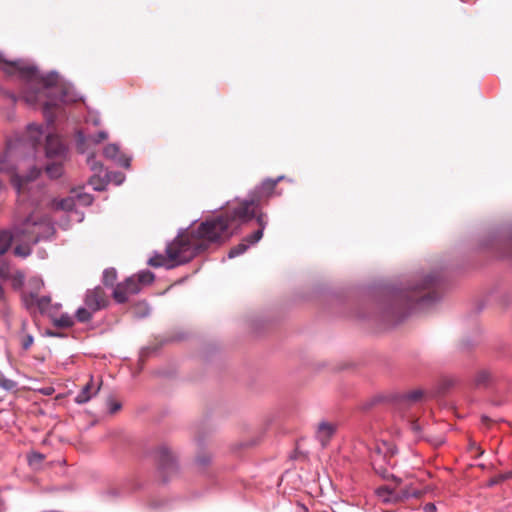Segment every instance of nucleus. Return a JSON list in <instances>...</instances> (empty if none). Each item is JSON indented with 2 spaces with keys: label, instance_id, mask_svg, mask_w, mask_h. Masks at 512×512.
<instances>
[{
  "label": "nucleus",
  "instance_id": "nucleus-34",
  "mask_svg": "<svg viewBox=\"0 0 512 512\" xmlns=\"http://www.w3.org/2000/svg\"><path fill=\"white\" fill-rule=\"evenodd\" d=\"M423 396L422 390H413L402 396V400L408 403H415L419 401Z\"/></svg>",
  "mask_w": 512,
  "mask_h": 512
},
{
  "label": "nucleus",
  "instance_id": "nucleus-26",
  "mask_svg": "<svg viewBox=\"0 0 512 512\" xmlns=\"http://www.w3.org/2000/svg\"><path fill=\"white\" fill-rule=\"evenodd\" d=\"M19 244H17L14 248V254L16 256H19V257H22V258H26L28 257L31 253H32V246L34 244L32 243H23V242H18Z\"/></svg>",
  "mask_w": 512,
  "mask_h": 512
},
{
  "label": "nucleus",
  "instance_id": "nucleus-9",
  "mask_svg": "<svg viewBox=\"0 0 512 512\" xmlns=\"http://www.w3.org/2000/svg\"><path fill=\"white\" fill-rule=\"evenodd\" d=\"M45 151L48 158H64L66 147L57 135L48 134L46 136Z\"/></svg>",
  "mask_w": 512,
  "mask_h": 512
},
{
  "label": "nucleus",
  "instance_id": "nucleus-16",
  "mask_svg": "<svg viewBox=\"0 0 512 512\" xmlns=\"http://www.w3.org/2000/svg\"><path fill=\"white\" fill-rule=\"evenodd\" d=\"M335 430L336 427L332 423L325 421L319 423L316 436L323 447L328 444L329 440L335 433Z\"/></svg>",
  "mask_w": 512,
  "mask_h": 512
},
{
  "label": "nucleus",
  "instance_id": "nucleus-28",
  "mask_svg": "<svg viewBox=\"0 0 512 512\" xmlns=\"http://www.w3.org/2000/svg\"><path fill=\"white\" fill-rule=\"evenodd\" d=\"M26 326H27L26 321H22V334H21L20 341H21V346L24 350H28L34 342L33 336L31 334L25 332Z\"/></svg>",
  "mask_w": 512,
  "mask_h": 512
},
{
  "label": "nucleus",
  "instance_id": "nucleus-24",
  "mask_svg": "<svg viewBox=\"0 0 512 512\" xmlns=\"http://www.w3.org/2000/svg\"><path fill=\"white\" fill-rule=\"evenodd\" d=\"M45 170L50 178L57 179L63 173V166L61 162H52L46 166Z\"/></svg>",
  "mask_w": 512,
  "mask_h": 512
},
{
  "label": "nucleus",
  "instance_id": "nucleus-29",
  "mask_svg": "<svg viewBox=\"0 0 512 512\" xmlns=\"http://www.w3.org/2000/svg\"><path fill=\"white\" fill-rule=\"evenodd\" d=\"M17 382L7 378L1 371H0V388H2L5 391L8 392H14L17 390Z\"/></svg>",
  "mask_w": 512,
  "mask_h": 512
},
{
  "label": "nucleus",
  "instance_id": "nucleus-2",
  "mask_svg": "<svg viewBox=\"0 0 512 512\" xmlns=\"http://www.w3.org/2000/svg\"><path fill=\"white\" fill-rule=\"evenodd\" d=\"M205 249L206 245L197 240L193 231L178 235L166 247V255L171 262L168 269L189 262Z\"/></svg>",
  "mask_w": 512,
  "mask_h": 512
},
{
  "label": "nucleus",
  "instance_id": "nucleus-31",
  "mask_svg": "<svg viewBox=\"0 0 512 512\" xmlns=\"http://www.w3.org/2000/svg\"><path fill=\"white\" fill-rule=\"evenodd\" d=\"M136 280L139 281V285H148L154 281V274L149 270H142L137 275H134Z\"/></svg>",
  "mask_w": 512,
  "mask_h": 512
},
{
  "label": "nucleus",
  "instance_id": "nucleus-25",
  "mask_svg": "<svg viewBox=\"0 0 512 512\" xmlns=\"http://www.w3.org/2000/svg\"><path fill=\"white\" fill-rule=\"evenodd\" d=\"M123 286L125 289L130 293L131 295H135L141 291V286L139 285V281L136 280L135 276H131L127 278L123 283Z\"/></svg>",
  "mask_w": 512,
  "mask_h": 512
},
{
  "label": "nucleus",
  "instance_id": "nucleus-48",
  "mask_svg": "<svg viewBox=\"0 0 512 512\" xmlns=\"http://www.w3.org/2000/svg\"><path fill=\"white\" fill-rule=\"evenodd\" d=\"M300 508H301L302 512H309L308 508L304 505H301Z\"/></svg>",
  "mask_w": 512,
  "mask_h": 512
},
{
  "label": "nucleus",
  "instance_id": "nucleus-18",
  "mask_svg": "<svg viewBox=\"0 0 512 512\" xmlns=\"http://www.w3.org/2000/svg\"><path fill=\"white\" fill-rule=\"evenodd\" d=\"M256 220L259 225V229L256 230L253 234L247 236V241H249L250 244H256L263 236V231L267 225V219L266 215L263 213H256Z\"/></svg>",
  "mask_w": 512,
  "mask_h": 512
},
{
  "label": "nucleus",
  "instance_id": "nucleus-12",
  "mask_svg": "<svg viewBox=\"0 0 512 512\" xmlns=\"http://www.w3.org/2000/svg\"><path fill=\"white\" fill-rule=\"evenodd\" d=\"M103 154L107 159L113 160L124 168L130 167L131 158L123 154L116 144L107 145L103 150Z\"/></svg>",
  "mask_w": 512,
  "mask_h": 512
},
{
  "label": "nucleus",
  "instance_id": "nucleus-36",
  "mask_svg": "<svg viewBox=\"0 0 512 512\" xmlns=\"http://www.w3.org/2000/svg\"><path fill=\"white\" fill-rule=\"evenodd\" d=\"M373 467L375 471L380 474L384 479H389L390 477H394L391 473L388 472L387 469L382 468V466L378 463L376 459L373 460Z\"/></svg>",
  "mask_w": 512,
  "mask_h": 512
},
{
  "label": "nucleus",
  "instance_id": "nucleus-19",
  "mask_svg": "<svg viewBox=\"0 0 512 512\" xmlns=\"http://www.w3.org/2000/svg\"><path fill=\"white\" fill-rule=\"evenodd\" d=\"M282 179H283V177L280 176L277 179H270L269 178V179L264 180L261 183V185L257 188L256 192H257L258 196L260 198L261 197H269L273 193V191H274L276 185L278 184V182L280 180H282Z\"/></svg>",
  "mask_w": 512,
  "mask_h": 512
},
{
  "label": "nucleus",
  "instance_id": "nucleus-46",
  "mask_svg": "<svg viewBox=\"0 0 512 512\" xmlns=\"http://www.w3.org/2000/svg\"><path fill=\"white\" fill-rule=\"evenodd\" d=\"M411 429L416 433V435H419L421 432V427L416 421L411 423Z\"/></svg>",
  "mask_w": 512,
  "mask_h": 512
},
{
  "label": "nucleus",
  "instance_id": "nucleus-14",
  "mask_svg": "<svg viewBox=\"0 0 512 512\" xmlns=\"http://www.w3.org/2000/svg\"><path fill=\"white\" fill-rule=\"evenodd\" d=\"M32 299L41 313L48 314L51 317H54V314L58 311V309L61 306L60 304L52 305L51 298L49 296L38 297L32 295Z\"/></svg>",
  "mask_w": 512,
  "mask_h": 512
},
{
  "label": "nucleus",
  "instance_id": "nucleus-4",
  "mask_svg": "<svg viewBox=\"0 0 512 512\" xmlns=\"http://www.w3.org/2000/svg\"><path fill=\"white\" fill-rule=\"evenodd\" d=\"M439 281L436 274H416L413 284L404 290V296L417 305H425L437 300V294L430 289L434 288Z\"/></svg>",
  "mask_w": 512,
  "mask_h": 512
},
{
  "label": "nucleus",
  "instance_id": "nucleus-11",
  "mask_svg": "<svg viewBox=\"0 0 512 512\" xmlns=\"http://www.w3.org/2000/svg\"><path fill=\"white\" fill-rule=\"evenodd\" d=\"M101 388V382H95L94 378L90 376L89 381L82 387L80 392L75 397L77 404H85L89 402L94 396L98 394Z\"/></svg>",
  "mask_w": 512,
  "mask_h": 512
},
{
  "label": "nucleus",
  "instance_id": "nucleus-37",
  "mask_svg": "<svg viewBox=\"0 0 512 512\" xmlns=\"http://www.w3.org/2000/svg\"><path fill=\"white\" fill-rule=\"evenodd\" d=\"M87 162L90 165L92 170H94V171H101L102 170V164L98 163L95 160L94 155L88 156Z\"/></svg>",
  "mask_w": 512,
  "mask_h": 512
},
{
  "label": "nucleus",
  "instance_id": "nucleus-35",
  "mask_svg": "<svg viewBox=\"0 0 512 512\" xmlns=\"http://www.w3.org/2000/svg\"><path fill=\"white\" fill-rule=\"evenodd\" d=\"M75 206V201L73 198L71 197H68V198H65V199H62L60 200L58 203H57V207L59 209H62V210H66V211H72L73 208Z\"/></svg>",
  "mask_w": 512,
  "mask_h": 512
},
{
  "label": "nucleus",
  "instance_id": "nucleus-39",
  "mask_svg": "<svg viewBox=\"0 0 512 512\" xmlns=\"http://www.w3.org/2000/svg\"><path fill=\"white\" fill-rule=\"evenodd\" d=\"M161 453L163 454V457H164V463L163 465H173V457L172 455L169 453V451L165 448H163L161 450Z\"/></svg>",
  "mask_w": 512,
  "mask_h": 512
},
{
  "label": "nucleus",
  "instance_id": "nucleus-8",
  "mask_svg": "<svg viewBox=\"0 0 512 512\" xmlns=\"http://www.w3.org/2000/svg\"><path fill=\"white\" fill-rule=\"evenodd\" d=\"M84 304L91 311L95 312L105 308L108 304V299L104 289L97 286L93 289L87 290L85 293Z\"/></svg>",
  "mask_w": 512,
  "mask_h": 512
},
{
  "label": "nucleus",
  "instance_id": "nucleus-23",
  "mask_svg": "<svg viewBox=\"0 0 512 512\" xmlns=\"http://www.w3.org/2000/svg\"><path fill=\"white\" fill-rule=\"evenodd\" d=\"M130 295L122 283L118 284L113 290V298L117 303H125Z\"/></svg>",
  "mask_w": 512,
  "mask_h": 512
},
{
  "label": "nucleus",
  "instance_id": "nucleus-44",
  "mask_svg": "<svg viewBox=\"0 0 512 512\" xmlns=\"http://www.w3.org/2000/svg\"><path fill=\"white\" fill-rule=\"evenodd\" d=\"M423 512H437V508L434 503H427L423 506Z\"/></svg>",
  "mask_w": 512,
  "mask_h": 512
},
{
  "label": "nucleus",
  "instance_id": "nucleus-33",
  "mask_svg": "<svg viewBox=\"0 0 512 512\" xmlns=\"http://www.w3.org/2000/svg\"><path fill=\"white\" fill-rule=\"evenodd\" d=\"M490 378H491L490 372H488L486 370H481L475 376V379H474L475 385L476 386H485L489 383Z\"/></svg>",
  "mask_w": 512,
  "mask_h": 512
},
{
  "label": "nucleus",
  "instance_id": "nucleus-22",
  "mask_svg": "<svg viewBox=\"0 0 512 512\" xmlns=\"http://www.w3.org/2000/svg\"><path fill=\"white\" fill-rule=\"evenodd\" d=\"M53 322L57 327L69 328L74 325V317L68 313H63L58 317H54Z\"/></svg>",
  "mask_w": 512,
  "mask_h": 512
},
{
  "label": "nucleus",
  "instance_id": "nucleus-10",
  "mask_svg": "<svg viewBox=\"0 0 512 512\" xmlns=\"http://www.w3.org/2000/svg\"><path fill=\"white\" fill-rule=\"evenodd\" d=\"M34 229L35 236L39 235V241L50 239L54 233L55 229L51 221L46 217H38L36 216V220L34 224H31Z\"/></svg>",
  "mask_w": 512,
  "mask_h": 512
},
{
  "label": "nucleus",
  "instance_id": "nucleus-7",
  "mask_svg": "<svg viewBox=\"0 0 512 512\" xmlns=\"http://www.w3.org/2000/svg\"><path fill=\"white\" fill-rule=\"evenodd\" d=\"M36 216L30 214L26 218L18 219L15 218L12 229L14 231V237L16 242L32 243L37 244L39 242V235L35 236L34 229L31 224H34Z\"/></svg>",
  "mask_w": 512,
  "mask_h": 512
},
{
  "label": "nucleus",
  "instance_id": "nucleus-27",
  "mask_svg": "<svg viewBox=\"0 0 512 512\" xmlns=\"http://www.w3.org/2000/svg\"><path fill=\"white\" fill-rule=\"evenodd\" d=\"M94 313L95 311H91L87 306L79 307L76 310L75 317L79 322L85 323L92 319Z\"/></svg>",
  "mask_w": 512,
  "mask_h": 512
},
{
  "label": "nucleus",
  "instance_id": "nucleus-6",
  "mask_svg": "<svg viewBox=\"0 0 512 512\" xmlns=\"http://www.w3.org/2000/svg\"><path fill=\"white\" fill-rule=\"evenodd\" d=\"M259 208L258 201L251 200H243L239 202L235 207L232 208L231 211H226L224 213L226 219H229L231 223V227L233 231L243 223H246L253 219L256 216L257 210Z\"/></svg>",
  "mask_w": 512,
  "mask_h": 512
},
{
  "label": "nucleus",
  "instance_id": "nucleus-21",
  "mask_svg": "<svg viewBox=\"0 0 512 512\" xmlns=\"http://www.w3.org/2000/svg\"><path fill=\"white\" fill-rule=\"evenodd\" d=\"M252 244L247 241V237L242 240L238 245L231 248L228 252V258L232 259L242 255Z\"/></svg>",
  "mask_w": 512,
  "mask_h": 512
},
{
  "label": "nucleus",
  "instance_id": "nucleus-1",
  "mask_svg": "<svg viewBox=\"0 0 512 512\" xmlns=\"http://www.w3.org/2000/svg\"><path fill=\"white\" fill-rule=\"evenodd\" d=\"M1 70L10 76H18L26 82L22 98L29 105H35L43 95L49 99L44 103L43 112L47 115L51 107L58 102H67L70 99L66 92L58 87V74L55 72L41 75L36 66L22 60L7 62L0 59Z\"/></svg>",
  "mask_w": 512,
  "mask_h": 512
},
{
  "label": "nucleus",
  "instance_id": "nucleus-17",
  "mask_svg": "<svg viewBox=\"0 0 512 512\" xmlns=\"http://www.w3.org/2000/svg\"><path fill=\"white\" fill-rule=\"evenodd\" d=\"M376 495L381 501L385 503L396 502L402 498L401 491L397 489H391L388 486H381L377 488Z\"/></svg>",
  "mask_w": 512,
  "mask_h": 512
},
{
  "label": "nucleus",
  "instance_id": "nucleus-32",
  "mask_svg": "<svg viewBox=\"0 0 512 512\" xmlns=\"http://www.w3.org/2000/svg\"><path fill=\"white\" fill-rule=\"evenodd\" d=\"M117 278V272L114 268L105 269L102 276V281L107 286H112Z\"/></svg>",
  "mask_w": 512,
  "mask_h": 512
},
{
  "label": "nucleus",
  "instance_id": "nucleus-47",
  "mask_svg": "<svg viewBox=\"0 0 512 512\" xmlns=\"http://www.w3.org/2000/svg\"><path fill=\"white\" fill-rule=\"evenodd\" d=\"M53 389L52 388H46V389H43L42 392L45 394V395H50L52 393Z\"/></svg>",
  "mask_w": 512,
  "mask_h": 512
},
{
  "label": "nucleus",
  "instance_id": "nucleus-13",
  "mask_svg": "<svg viewBox=\"0 0 512 512\" xmlns=\"http://www.w3.org/2000/svg\"><path fill=\"white\" fill-rule=\"evenodd\" d=\"M43 135V126L40 124L31 123L27 126L24 142L28 144L32 149H35L41 143Z\"/></svg>",
  "mask_w": 512,
  "mask_h": 512
},
{
  "label": "nucleus",
  "instance_id": "nucleus-20",
  "mask_svg": "<svg viewBox=\"0 0 512 512\" xmlns=\"http://www.w3.org/2000/svg\"><path fill=\"white\" fill-rule=\"evenodd\" d=\"M13 240L15 241L13 229L2 230L0 232V256L4 255L10 249Z\"/></svg>",
  "mask_w": 512,
  "mask_h": 512
},
{
  "label": "nucleus",
  "instance_id": "nucleus-42",
  "mask_svg": "<svg viewBox=\"0 0 512 512\" xmlns=\"http://www.w3.org/2000/svg\"><path fill=\"white\" fill-rule=\"evenodd\" d=\"M78 199L82 204L90 205L92 203V197L90 195H78Z\"/></svg>",
  "mask_w": 512,
  "mask_h": 512
},
{
  "label": "nucleus",
  "instance_id": "nucleus-30",
  "mask_svg": "<svg viewBox=\"0 0 512 512\" xmlns=\"http://www.w3.org/2000/svg\"><path fill=\"white\" fill-rule=\"evenodd\" d=\"M149 265L152 267H166L168 268V265H170V261H168V256H164L162 254H156L153 257H151L148 261Z\"/></svg>",
  "mask_w": 512,
  "mask_h": 512
},
{
  "label": "nucleus",
  "instance_id": "nucleus-5",
  "mask_svg": "<svg viewBox=\"0 0 512 512\" xmlns=\"http://www.w3.org/2000/svg\"><path fill=\"white\" fill-rule=\"evenodd\" d=\"M12 149L13 145L10 142L8 150L0 153V173L11 174V183L16 192L20 195L26 191L29 183L39 176L40 170L36 167H33L27 176H20L14 173L15 166L10 159ZM2 187L3 182L0 179V189H2Z\"/></svg>",
  "mask_w": 512,
  "mask_h": 512
},
{
  "label": "nucleus",
  "instance_id": "nucleus-43",
  "mask_svg": "<svg viewBox=\"0 0 512 512\" xmlns=\"http://www.w3.org/2000/svg\"><path fill=\"white\" fill-rule=\"evenodd\" d=\"M211 461V457L209 455H204V456H198L197 457V462L202 465V466H205L207 465L208 463H210Z\"/></svg>",
  "mask_w": 512,
  "mask_h": 512
},
{
  "label": "nucleus",
  "instance_id": "nucleus-3",
  "mask_svg": "<svg viewBox=\"0 0 512 512\" xmlns=\"http://www.w3.org/2000/svg\"><path fill=\"white\" fill-rule=\"evenodd\" d=\"M193 232L197 240L206 246L208 243L225 241L234 233L229 219H226L224 214L201 222Z\"/></svg>",
  "mask_w": 512,
  "mask_h": 512
},
{
  "label": "nucleus",
  "instance_id": "nucleus-45",
  "mask_svg": "<svg viewBox=\"0 0 512 512\" xmlns=\"http://www.w3.org/2000/svg\"><path fill=\"white\" fill-rule=\"evenodd\" d=\"M96 180H97V179H96L95 177H92V178L90 179V183L93 185L94 190L102 191V190L104 189V184L100 183V184H97V185H96V184H95V181H96Z\"/></svg>",
  "mask_w": 512,
  "mask_h": 512
},
{
  "label": "nucleus",
  "instance_id": "nucleus-41",
  "mask_svg": "<svg viewBox=\"0 0 512 512\" xmlns=\"http://www.w3.org/2000/svg\"><path fill=\"white\" fill-rule=\"evenodd\" d=\"M334 512H357V509L347 504H340L336 507Z\"/></svg>",
  "mask_w": 512,
  "mask_h": 512
},
{
  "label": "nucleus",
  "instance_id": "nucleus-49",
  "mask_svg": "<svg viewBox=\"0 0 512 512\" xmlns=\"http://www.w3.org/2000/svg\"><path fill=\"white\" fill-rule=\"evenodd\" d=\"M3 297V289L0 287V299Z\"/></svg>",
  "mask_w": 512,
  "mask_h": 512
},
{
  "label": "nucleus",
  "instance_id": "nucleus-40",
  "mask_svg": "<svg viewBox=\"0 0 512 512\" xmlns=\"http://www.w3.org/2000/svg\"><path fill=\"white\" fill-rule=\"evenodd\" d=\"M44 459V456L40 453H32L29 456V464L33 465L35 463H41Z\"/></svg>",
  "mask_w": 512,
  "mask_h": 512
},
{
  "label": "nucleus",
  "instance_id": "nucleus-38",
  "mask_svg": "<svg viewBox=\"0 0 512 512\" xmlns=\"http://www.w3.org/2000/svg\"><path fill=\"white\" fill-rule=\"evenodd\" d=\"M108 409L111 414H114L121 409V403L114 400H109Z\"/></svg>",
  "mask_w": 512,
  "mask_h": 512
},
{
  "label": "nucleus",
  "instance_id": "nucleus-15",
  "mask_svg": "<svg viewBox=\"0 0 512 512\" xmlns=\"http://www.w3.org/2000/svg\"><path fill=\"white\" fill-rule=\"evenodd\" d=\"M108 137L107 133L105 131H99L96 134L93 135H84L82 132H78L77 134V140H78V147L81 150V152H84V145H97L100 142L104 141Z\"/></svg>",
  "mask_w": 512,
  "mask_h": 512
}]
</instances>
